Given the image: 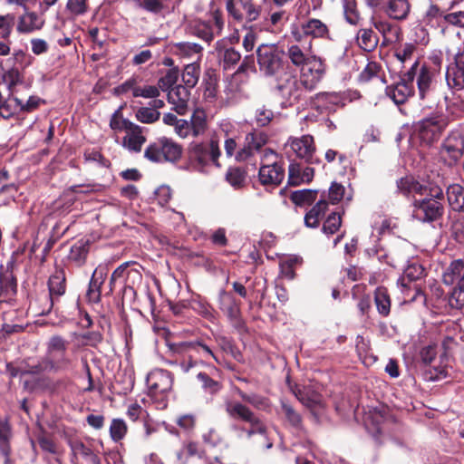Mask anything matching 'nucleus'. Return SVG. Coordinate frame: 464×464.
<instances>
[{
    "instance_id": "obj_41",
    "label": "nucleus",
    "mask_w": 464,
    "mask_h": 464,
    "mask_svg": "<svg viewBox=\"0 0 464 464\" xmlns=\"http://www.w3.org/2000/svg\"><path fill=\"white\" fill-rule=\"evenodd\" d=\"M170 349L174 353H187L190 350L198 351V349H201L207 355L214 358L218 362V359L214 353L212 352V350L208 346L201 343H180L179 344L170 345Z\"/></svg>"
},
{
    "instance_id": "obj_10",
    "label": "nucleus",
    "mask_w": 464,
    "mask_h": 464,
    "mask_svg": "<svg viewBox=\"0 0 464 464\" xmlns=\"http://www.w3.org/2000/svg\"><path fill=\"white\" fill-rule=\"evenodd\" d=\"M276 154L270 149L264 150L262 166L259 169V180L264 185H278L285 177L283 168L276 162Z\"/></svg>"
},
{
    "instance_id": "obj_28",
    "label": "nucleus",
    "mask_w": 464,
    "mask_h": 464,
    "mask_svg": "<svg viewBox=\"0 0 464 464\" xmlns=\"http://www.w3.org/2000/svg\"><path fill=\"white\" fill-rule=\"evenodd\" d=\"M314 104L321 111H335L338 107L343 106L342 97L335 92L318 93Z\"/></svg>"
},
{
    "instance_id": "obj_29",
    "label": "nucleus",
    "mask_w": 464,
    "mask_h": 464,
    "mask_svg": "<svg viewBox=\"0 0 464 464\" xmlns=\"http://www.w3.org/2000/svg\"><path fill=\"white\" fill-rule=\"evenodd\" d=\"M314 176L313 168H302L297 163H292L288 169V182L290 185L298 186L301 183H308L312 181Z\"/></svg>"
},
{
    "instance_id": "obj_43",
    "label": "nucleus",
    "mask_w": 464,
    "mask_h": 464,
    "mask_svg": "<svg viewBox=\"0 0 464 464\" xmlns=\"http://www.w3.org/2000/svg\"><path fill=\"white\" fill-rule=\"evenodd\" d=\"M223 92L226 95L227 103L233 102L239 98L242 92V88L240 82L237 79L236 74H234L230 79L227 81Z\"/></svg>"
},
{
    "instance_id": "obj_27",
    "label": "nucleus",
    "mask_w": 464,
    "mask_h": 464,
    "mask_svg": "<svg viewBox=\"0 0 464 464\" xmlns=\"http://www.w3.org/2000/svg\"><path fill=\"white\" fill-rule=\"evenodd\" d=\"M125 133L122 139V146L131 152H140L142 145L146 142L141 128L133 124Z\"/></svg>"
},
{
    "instance_id": "obj_60",
    "label": "nucleus",
    "mask_w": 464,
    "mask_h": 464,
    "mask_svg": "<svg viewBox=\"0 0 464 464\" xmlns=\"http://www.w3.org/2000/svg\"><path fill=\"white\" fill-rule=\"evenodd\" d=\"M242 8L246 14V19L250 22L256 21L261 13V7L251 0L242 1Z\"/></svg>"
},
{
    "instance_id": "obj_52",
    "label": "nucleus",
    "mask_w": 464,
    "mask_h": 464,
    "mask_svg": "<svg viewBox=\"0 0 464 464\" xmlns=\"http://www.w3.org/2000/svg\"><path fill=\"white\" fill-rule=\"evenodd\" d=\"M282 411L293 428L302 430V417L291 405L282 401Z\"/></svg>"
},
{
    "instance_id": "obj_31",
    "label": "nucleus",
    "mask_w": 464,
    "mask_h": 464,
    "mask_svg": "<svg viewBox=\"0 0 464 464\" xmlns=\"http://www.w3.org/2000/svg\"><path fill=\"white\" fill-rule=\"evenodd\" d=\"M410 9L408 0H389L382 11L392 19L403 20L407 18Z\"/></svg>"
},
{
    "instance_id": "obj_50",
    "label": "nucleus",
    "mask_w": 464,
    "mask_h": 464,
    "mask_svg": "<svg viewBox=\"0 0 464 464\" xmlns=\"http://www.w3.org/2000/svg\"><path fill=\"white\" fill-rule=\"evenodd\" d=\"M455 2L451 3L450 12L440 13V17L449 24L464 28V11H454Z\"/></svg>"
},
{
    "instance_id": "obj_35",
    "label": "nucleus",
    "mask_w": 464,
    "mask_h": 464,
    "mask_svg": "<svg viewBox=\"0 0 464 464\" xmlns=\"http://www.w3.org/2000/svg\"><path fill=\"white\" fill-rule=\"evenodd\" d=\"M448 201L454 211L464 210V188L459 184L450 185L447 189Z\"/></svg>"
},
{
    "instance_id": "obj_20",
    "label": "nucleus",
    "mask_w": 464,
    "mask_h": 464,
    "mask_svg": "<svg viewBox=\"0 0 464 464\" xmlns=\"http://www.w3.org/2000/svg\"><path fill=\"white\" fill-rule=\"evenodd\" d=\"M415 77L420 98L421 100L430 98L433 91V72L425 64L420 66L418 62Z\"/></svg>"
},
{
    "instance_id": "obj_12",
    "label": "nucleus",
    "mask_w": 464,
    "mask_h": 464,
    "mask_svg": "<svg viewBox=\"0 0 464 464\" xmlns=\"http://www.w3.org/2000/svg\"><path fill=\"white\" fill-rule=\"evenodd\" d=\"M147 384L152 396H165L172 389L173 375L167 370H153L147 376Z\"/></svg>"
},
{
    "instance_id": "obj_44",
    "label": "nucleus",
    "mask_w": 464,
    "mask_h": 464,
    "mask_svg": "<svg viewBox=\"0 0 464 464\" xmlns=\"http://www.w3.org/2000/svg\"><path fill=\"white\" fill-rule=\"evenodd\" d=\"M22 99L17 97L8 98L4 102H0V117L4 119H10L20 111Z\"/></svg>"
},
{
    "instance_id": "obj_34",
    "label": "nucleus",
    "mask_w": 464,
    "mask_h": 464,
    "mask_svg": "<svg viewBox=\"0 0 464 464\" xmlns=\"http://www.w3.org/2000/svg\"><path fill=\"white\" fill-rule=\"evenodd\" d=\"M190 127L193 137H198L205 133L208 129L207 113L202 108L194 110L190 117Z\"/></svg>"
},
{
    "instance_id": "obj_46",
    "label": "nucleus",
    "mask_w": 464,
    "mask_h": 464,
    "mask_svg": "<svg viewBox=\"0 0 464 464\" xmlns=\"http://www.w3.org/2000/svg\"><path fill=\"white\" fill-rule=\"evenodd\" d=\"M317 190L301 189L291 193V201L297 206L310 205L317 197Z\"/></svg>"
},
{
    "instance_id": "obj_30",
    "label": "nucleus",
    "mask_w": 464,
    "mask_h": 464,
    "mask_svg": "<svg viewBox=\"0 0 464 464\" xmlns=\"http://www.w3.org/2000/svg\"><path fill=\"white\" fill-rule=\"evenodd\" d=\"M311 49H312V43L310 42L307 47H304L302 49L297 44H293L288 47L287 50V55L291 61V63L299 67H304L308 63H310V60L314 58H317L314 55H311Z\"/></svg>"
},
{
    "instance_id": "obj_7",
    "label": "nucleus",
    "mask_w": 464,
    "mask_h": 464,
    "mask_svg": "<svg viewBox=\"0 0 464 464\" xmlns=\"http://www.w3.org/2000/svg\"><path fill=\"white\" fill-rule=\"evenodd\" d=\"M182 148L168 138H160L150 144L144 156L152 162L176 161L181 157Z\"/></svg>"
},
{
    "instance_id": "obj_22",
    "label": "nucleus",
    "mask_w": 464,
    "mask_h": 464,
    "mask_svg": "<svg viewBox=\"0 0 464 464\" xmlns=\"http://www.w3.org/2000/svg\"><path fill=\"white\" fill-rule=\"evenodd\" d=\"M443 131V125L432 119H425L418 125V135L421 142L430 145L437 141Z\"/></svg>"
},
{
    "instance_id": "obj_18",
    "label": "nucleus",
    "mask_w": 464,
    "mask_h": 464,
    "mask_svg": "<svg viewBox=\"0 0 464 464\" xmlns=\"http://www.w3.org/2000/svg\"><path fill=\"white\" fill-rule=\"evenodd\" d=\"M424 276V268L419 264H411L404 270L403 276L398 281V284L401 287V292L413 288L415 294L411 297V300H416L419 295H422L421 290L412 283Z\"/></svg>"
},
{
    "instance_id": "obj_57",
    "label": "nucleus",
    "mask_w": 464,
    "mask_h": 464,
    "mask_svg": "<svg viewBox=\"0 0 464 464\" xmlns=\"http://www.w3.org/2000/svg\"><path fill=\"white\" fill-rule=\"evenodd\" d=\"M160 96V90L154 85H139L137 83L134 90V97H143L147 99L157 98Z\"/></svg>"
},
{
    "instance_id": "obj_9",
    "label": "nucleus",
    "mask_w": 464,
    "mask_h": 464,
    "mask_svg": "<svg viewBox=\"0 0 464 464\" xmlns=\"http://www.w3.org/2000/svg\"><path fill=\"white\" fill-rule=\"evenodd\" d=\"M418 61H415L410 70L401 78L400 82L386 88V94L396 103H404L413 94V81L415 79Z\"/></svg>"
},
{
    "instance_id": "obj_11",
    "label": "nucleus",
    "mask_w": 464,
    "mask_h": 464,
    "mask_svg": "<svg viewBox=\"0 0 464 464\" xmlns=\"http://www.w3.org/2000/svg\"><path fill=\"white\" fill-rule=\"evenodd\" d=\"M464 154V137L456 130L443 141L440 150L441 159L449 165H455Z\"/></svg>"
},
{
    "instance_id": "obj_38",
    "label": "nucleus",
    "mask_w": 464,
    "mask_h": 464,
    "mask_svg": "<svg viewBox=\"0 0 464 464\" xmlns=\"http://www.w3.org/2000/svg\"><path fill=\"white\" fill-rule=\"evenodd\" d=\"M357 43L362 50L371 52L377 46L378 38L372 29H361L357 34Z\"/></svg>"
},
{
    "instance_id": "obj_1",
    "label": "nucleus",
    "mask_w": 464,
    "mask_h": 464,
    "mask_svg": "<svg viewBox=\"0 0 464 464\" xmlns=\"http://www.w3.org/2000/svg\"><path fill=\"white\" fill-rule=\"evenodd\" d=\"M225 411L230 418L242 421L241 425L233 427L240 439L251 440L257 437L262 447L272 448L273 443L268 440L267 426L249 407L239 401L226 400Z\"/></svg>"
},
{
    "instance_id": "obj_64",
    "label": "nucleus",
    "mask_w": 464,
    "mask_h": 464,
    "mask_svg": "<svg viewBox=\"0 0 464 464\" xmlns=\"http://www.w3.org/2000/svg\"><path fill=\"white\" fill-rule=\"evenodd\" d=\"M198 379L201 382L203 388L210 393H215L220 389L219 383L205 372H199Z\"/></svg>"
},
{
    "instance_id": "obj_32",
    "label": "nucleus",
    "mask_w": 464,
    "mask_h": 464,
    "mask_svg": "<svg viewBox=\"0 0 464 464\" xmlns=\"http://www.w3.org/2000/svg\"><path fill=\"white\" fill-rule=\"evenodd\" d=\"M328 208V202L322 195V198L305 214L304 224L307 227H317L321 218Z\"/></svg>"
},
{
    "instance_id": "obj_8",
    "label": "nucleus",
    "mask_w": 464,
    "mask_h": 464,
    "mask_svg": "<svg viewBox=\"0 0 464 464\" xmlns=\"http://www.w3.org/2000/svg\"><path fill=\"white\" fill-rule=\"evenodd\" d=\"M225 20L219 10L210 13L206 21L198 20L190 24V32L193 35L206 43H211L215 37L219 36L224 29Z\"/></svg>"
},
{
    "instance_id": "obj_13",
    "label": "nucleus",
    "mask_w": 464,
    "mask_h": 464,
    "mask_svg": "<svg viewBox=\"0 0 464 464\" xmlns=\"http://www.w3.org/2000/svg\"><path fill=\"white\" fill-rule=\"evenodd\" d=\"M325 73V66L321 59L314 58L306 65L302 67L300 81L308 92L314 90L322 81Z\"/></svg>"
},
{
    "instance_id": "obj_36",
    "label": "nucleus",
    "mask_w": 464,
    "mask_h": 464,
    "mask_svg": "<svg viewBox=\"0 0 464 464\" xmlns=\"http://www.w3.org/2000/svg\"><path fill=\"white\" fill-rule=\"evenodd\" d=\"M104 281V274L95 269L89 284L87 297L90 302L98 303L101 299V286Z\"/></svg>"
},
{
    "instance_id": "obj_47",
    "label": "nucleus",
    "mask_w": 464,
    "mask_h": 464,
    "mask_svg": "<svg viewBox=\"0 0 464 464\" xmlns=\"http://www.w3.org/2000/svg\"><path fill=\"white\" fill-rule=\"evenodd\" d=\"M375 29L382 34L385 44L392 43L398 38V30L386 21H375Z\"/></svg>"
},
{
    "instance_id": "obj_26",
    "label": "nucleus",
    "mask_w": 464,
    "mask_h": 464,
    "mask_svg": "<svg viewBox=\"0 0 464 464\" xmlns=\"http://www.w3.org/2000/svg\"><path fill=\"white\" fill-rule=\"evenodd\" d=\"M44 23V19L37 13L26 11L18 18L16 29L21 34H31L41 30Z\"/></svg>"
},
{
    "instance_id": "obj_14",
    "label": "nucleus",
    "mask_w": 464,
    "mask_h": 464,
    "mask_svg": "<svg viewBox=\"0 0 464 464\" xmlns=\"http://www.w3.org/2000/svg\"><path fill=\"white\" fill-rule=\"evenodd\" d=\"M221 151L218 146V139H210L208 145L196 144L191 150V157L200 165L205 166L212 162L215 166L219 167L218 159Z\"/></svg>"
},
{
    "instance_id": "obj_48",
    "label": "nucleus",
    "mask_w": 464,
    "mask_h": 464,
    "mask_svg": "<svg viewBox=\"0 0 464 464\" xmlns=\"http://www.w3.org/2000/svg\"><path fill=\"white\" fill-rule=\"evenodd\" d=\"M218 98V80L216 77L209 76L204 81V90L202 99L206 103L213 104Z\"/></svg>"
},
{
    "instance_id": "obj_58",
    "label": "nucleus",
    "mask_w": 464,
    "mask_h": 464,
    "mask_svg": "<svg viewBox=\"0 0 464 464\" xmlns=\"http://www.w3.org/2000/svg\"><path fill=\"white\" fill-rule=\"evenodd\" d=\"M178 72L175 70H169L164 76L160 78L158 82L159 90L168 91L178 81Z\"/></svg>"
},
{
    "instance_id": "obj_39",
    "label": "nucleus",
    "mask_w": 464,
    "mask_h": 464,
    "mask_svg": "<svg viewBox=\"0 0 464 464\" xmlns=\"http://www.w3.org/2000/svg\"><path fill=\"white\" fill-rule=\"evenodd\" d=\"M201 45L195 43L180 42L174 44L172 52L180 57L189 58L201 53Z\"/></svg>"
},
{
    "instance_id": "obj_51",
    "label": "nucleus",
    "mask_w": 464,
    "mask_h": 464,
    "mask_svg": "<svg viewBox=\"0 0 464 464\" xmlns=\"http://www.w3.org/2000/svg\"><path fill=\"white\" fill-rule=\"evenodd\" d=\"M227 181L235 188L243 187L246 180L245 171L238 167L229 168L226 174Z\"/></svg>"
},
{
    "instance_id": "obj_59",
    "label": "nucleus",
    "mask_w": 464,
    "mask_h": 464,
    "mask_svg": "<svg viewBox=\"0 0 464 464\" xmlns=\"http://www.w3.org/2000/svg\"><path fill=\"white\" fill-rule=\"evenodd\" d=\"M273 118L274 112L266 106L259 107L256 111L255 120L258 126L264 127L268 125Z\"/></svg>"
},
{
    "instance_id": "obj_21",
    "label": "nucleus",
    "mask_w": 464,
    "mask_h": 464,
    "mask_svg": "<svg viewBox=\"0 0 464 464\" xmlns=\"http://www.w3.org/2000/svg\"><path fill=\"white\" fill-rule=\"evenodd\" d=\"M219 308L223 311L229 321L236 326L240 327L242 325L239 314L240 309L235 297L231 293L225 290H221L219 293Z\"/></svg>"
},
{
    "instance_id": "obj_61",
    "label": "nucleus",
    "mask_w": 464,
    "mask_h": 464,
    "mask_svg": "<svg viewBox=\"0 0 464 464\" xmlns=\"http://www.w3.org/2000/svg\"><path fill=\"white\" fill-rule=\"evenodd\" d=\"M14 16L13 14L0 15V37L7 39L12 32Z\"/></svg>"
},
{
    "instance_id": "obj_6",
    "label": "nucleus",
    "mask_w": 464,
    "mask_h": 464,
    "mask_svg": "<svg viewBox=\"0 0 464 464\" xmlns=\"http://www.w3.org/2000/svg\"><path fill=\"white\" fill-rule=\"evenodd\" d=\"M276 89L289 105L304 100L308 93L300 79L289 70L276 79Z\"/></svg>"
},
{
    "instance_id": "obj_17",
    "label": "nucleus",
    "mask_w": 464,
    "mask_h": 464,
    "mask_svg": "<svg viewBox=\"0 0 464 464\" xmlns=\"http://www.w3.org/2000/svg\"><path fill=\"white\" fill-rule=\"evenodd\" d=\"M49 297L46 298L48 306L41 314H44L51 311L54 302L60 296L63 295L66 290V277L63 268H57L50 276L48 281Z\"/></svg>"
},
{
    "instance_id": "obj_56",
    "label": "nucleus",
    "mask_w": 464,
    "mask_h": 464,
    "mask_svg": "<svg viewBox=\"0 0 464 464\" xmlns=\"http://www.w3.org/2000/svg\"><path fill=\"white\" fill-rule=\"evenodd\" d=\"M233 136H236L234 125L228 121H223L212 135L211 139H218L219 141L222 138L227 139V137Z\"/></svg>"
},
{
    "instance_id": "obj_53",
    "label": "nucleus",
    "mask_w": 464,
    "mask_h": 464,
    "mask_svg": "<svg viewBox=\"0 0 464 464\" xmlns=\"http://www.w3.org/2000/svg\"><path fill=\"white\" fill-rule=\"evenodd\" d=\"M160 116V111L148 107H141L136 111L137 120L148 124L157 121Z\"/></svg>"
},
{
    "instance_id": "obj_40",
    "label": "nucleus",
    "mask_w": 464,
    "mask_h": 464,
    "mask_svg": "<svg viewBox=\"0 0 464 464\" xmlns=\"http://www.w3.org/2000/svg\"><path fill=\"white\" fill-rule=\"evenodd\" d=\"M374 301L379 314L387 316L391 311V300L387 290L383 287H378L375 290Z\"/></svg>"
},
{
    "instance_id": "obj_16",
    "label": "nucleus",
    "mask_w": 464,
    "mask_h": 464,
    "mask_svg": "<svg viewBox=\"0 0 464 464\" xmlns=\"http://www.w3.org/2000/svg\"><path fill=\"white\" fill-rule=\"evenodd\" d=\"M267 142V135L261 130H253L246 135L244 147L236 154L238 161H244L252 157Z\"/></svg>"
},
{
    "instance_id": "obj_37",
    "label": "nucleus",
    "mask_w": 464,
    "mask_h": 464,
    "mask_svg": "<svg viewBox=\"0 0 464 464\" xmlns=\"http://www.w3.org/2000/svg\"><path fill=\"white\" fill-rule=\"evenodd\" d=\"M238 396L246 403L260 411H266L270 408V401L267 398L256 393L247 394L238 388H235Z\"/></svg>"
},
{
    "instance_id": "obj_2",
    "label": "nucleus",
    "mask_w": 464,
    "mask_h": 464,
    "mask_svg": "<svg viewBox=\"0 0 464 464\" xmlns=\"http://www.w3.org/2000/svg\"><path fill=\"white\" fill-rule=\"evenodd\" d=\"M69 342L60 335L52 336L46 343V353L34 363L26 372H62L72 365V360L67 354Z\"/></svg>"
},
{
    "instance_id": "obj_5",
    "label": "nucleus",
    "mask_w": 464,
    "mask_h": 464,
    "mask_svg": "<svg viewBox=\"0 0 464 464\" xmlns=\"http://www.w3.org/2000/svg\"><path fill=\"white\" fill-rule=\"evenodd\" d=\"M447 285H455L450 297V304L457 309H464V263L458 259L452 261L442 275Z\"/></svg>"
},
{
    "instance_id": "obj_24",
    "label": "nucleus",
    "mask_w": 464,
    "mask_h": 464,
    "mask_svg": "<svg viewBox=\"0 0 464 464\" xmlns=\"http://www.w3.org/2000/svg\"><path fill=\"white\" fill-rule=\"evenodd\" d=\"M303 34L313 38H324L329 35V29L321 20L312 18L301 24V32H293L296 41H301Z\"/></svg>"
},
{
    "instance_id": "obj_54",
    "label": "nucleus",
    "mask_w": 464,
    "mask_h": 464,
    "mask_svg": "<svg viewBox=\"0 0 464 464\" xmlns=\"http://www.w3.org/2000/svg\"><path fill=\"white\" fill-rule=\"evenodd\" d=\"M298 399L304 405L311 409L314 414L319 413V411L324 407L321 396L316 393L311 396L300 394Z\"/></svg>"
},
{
    "instance_id": "obj_15",
    "label": "nucleus",
    "mask_w": 464,
    "mask_h": 464,
    "mask_svg": "<svg viewBox=\"0 0 464 464\" xmlns=\"http://www.w3.org/2000/svg\"><path fill=\"white\" fill-rule=\"evenodd\" d=\"M295 155L309 163H314V156L316 150L314 137L303 135L300 138H290L286 143Z\"/></svg>"
},
{
    "instance_id": "obj_3",
    "label": "nucleus",
    "mask_w": 464,
    "mask_h": 464,
    "mask_svg": "<svg viewBox=\"0 0 464 464\" xmlns=\"http://www.w3.org/2000/svg\"><path fill=\"white\" fill-rule=\"evenodd\" d=\"M256 60L261 73L276 80L290 69L285 52L276 44H263L257 47Z\"/></svg>"
},
{
    "instance_id": "obj_23",
    "label": "nucleus",
    "mask_w": 464,
    "mask_h": 464,
    "mask_svg": "<svg viewBox=\"0 0 464 464\" xmlns=\"http://www.w3.org/2000/svg\"><path fill=\"white\" fill-rule=\"evenodd\" d=\"M190 97V88L177 85L168 92V102L173 105V110L179 115H184L188 111Z\"/></svg>"
},
{
    "instance_id": "obj_62",
    "label": "nucleus",
    "mask_w": 464,
    "mask_h": 464,
    "mask_svg": "<svg viewBox=\"0 0 464 464\" xmlns=\"http://www.w3.org/2000/svg\"><path fill=\"white\" fill-rule=\"evenodd\" d=\"M380 65L376 63H369L362 72L360 73L359 79L361 82H366L374 77H379Z\"/></svg>"
},
{
    "instance_id": "obj_19",
    "label": "nucleus",
    "mask_w": 464,
    "mask_h": 464,
    "mask_svg": "<svg viewBox=\"0 0 464 464\" xmlns=\"http://www.w3.org/2000/svg\"><path fill=\"white\" fill-rule=\"evenodd\" d=\"M215 53L219 64L224 70L233 68L241 59V54L234 47L227 45L225 39L218 40L215 44Z\"/></svg>"
},
{
    "instance_id": "obj_55",
    "label": "nucleus",
    "mask_w": 464,
    "mask_h": 464,
    "mask_svg": "<svg viewBox=\"0 0 464 464\" xmlns=\"http://www.w3.org/2000/svg\"><path fill=\"white\" fill-rule=\"evenodd\" d=\"M341 216L336 212H333L328 216V218L324 221L323 225V231L324 234L333 235L338 231V229L341 227Z\"/></svg>"
},
{
    "instance_id": "obj_4",
    "label": "nucleus",
    "mask_w": 464,
    "mask_h": 464,
    "mask_svg": "<svg viewBox=\"0 0 464 464\" xmlns=\"http://www.w3.org/2000/svg\"><path fill=\"white\" fill-rule=\"evenodd\" d=\"M430 198H425L413 202V217L421 222H433L442 217L443 204L440 201L443 198V191L440 187L430 188Z\"/></svg>"
},
{
    "instance_id": "obj_33",
    "label": "nucleus",
    "mask_w": 464,
    "mask_h": 464,
    "mask_svg": "<svg viewBox=\"0 0 464 464\" xmlns=\"http://www.w3.org/2000/svg\"><path fill=\"white\" fill-rule=\"evenodd\" d=\"M90 11V0H67L64 13L71 20L84 16Z\"/></svg>"
},
{
    "instance_id": "obj_63",
    "label": "nucleus",
    "mask_w": 464,
    "mask_h": 464,
    "mask_svg": "<svg viewBox=\"0 0 464 464\" xmlns=\"http://www.w3.org/2000/svg\"><path fill=\"white\" fill-rule=\"evenodd\" d=\"M415 50L416 47L413 44H405L396 50L395 56L400 62L404 63L411 59Z\"/></svg>"
},
{
    "instance_id": "obj_45",
    "label": "nucleus",
    "mask_w": 464,
    "mask_h": 464,
    "mask_svg": "<svg viewBox=\"0 0 464 464\" xmlns=\"http://www.w3.org/2000/svg\"><path fill=\"white\" fill-rule=\"evenodd\" d=\"M37 385L44 392L54 394L59 393L65 387V382L63 379L44 377L38 381Z\"/></svg>"
},
{
    "instance_id": "obj_49",
    "label": "nucleus",
    "mask_w": 464,
    "mask_h": 464,
    "mask_svg": "<svg viewBox=\"0 0 464 464\" xmlns=\"http://www.w3.org/2000/svg\"><path fill=\"white\" fill-rule=\"evenodd\" d=\"M128 426L124 420L120 418L112 419L110 425V437L114 442H119L127 434Z\"/></svg>"
},
{
    "instance_id": "obj_25",
    "label": "nucleus",
    "mask_w": 464,
    "mask_h": 464,
    "mask_svg": "<svg viewBox=\"0 0 464 464\" xmlns=\"http://www.w3.org/2000/svg\"><path fill=\"white\" fill-rule=\"evenodd\" d=\"M446 81L450 88L464 89V54L455 56L454 63L448 67Z\"/></svg>"
},
{
    "instance_id": "obj_42",
    "label": "nucleus",
    "mask_w": 464,
    "mask_h": 464,
    "mask_svg": "<svg viewBox=\"0 0 464 464\" xmlns=\"http://www.w3.org/2000/svg\"><path fill=\"white\" fill-rule=\"evenodd\" d=\"M200 74L199 65L196 63L187 64L182 72V81L185 86L193 88L198 82Z\"/></svg>"
}]
</instances>
